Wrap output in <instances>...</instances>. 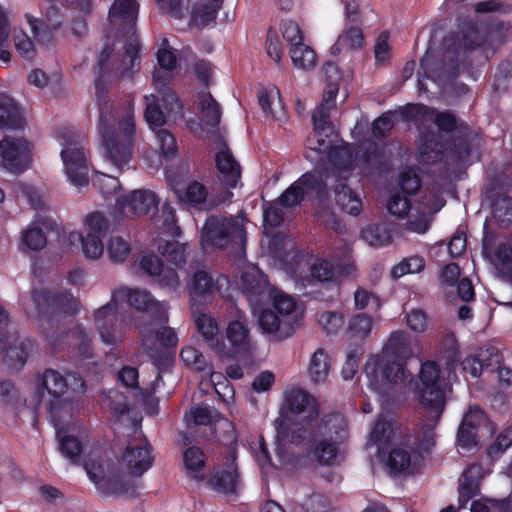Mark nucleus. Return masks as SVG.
Listing matches in <instances>:
<instances>
[{"label": "nucleus", "mask_w": 512, "mask_h": 512, "mask_svg": "<svg viewBox=\"0 0 512 512\" xmlns=\"http://www.w3.org/2000/svg\"><path fill=\"white\" fill-rule=\"evenodd\" d=\"M141 45L136 38H130L124 46V55L114 70L109 68L112 48L105 46L98 56L95 71V95L99 108L98 131L106 158L120 171L127 165L133 154L135 122L132 116L117 121L107 100L113 77H132L140 69Z\"/></svg>", "instance_id": "f257e3e1"}, {"label": "nucleus", "mask_w": 512, "mask_h": 512, "mask_svg": "<svg viewBox=\"0 0 512 512\" xmlns=\"http://www.w3.org/2000/svg\"><path fill=\"white\" fill-rule=\"evenodd\" d=\"M348 437L347 420L341 413L332 412L317 420L304 423H281L277 439L285 444L304 445L320 464L334 463L339 444Z\"/></svg>", "instance_id": "f03ea898"}, {"label": "nucleus", "mask_w": 512, "mask_h": 512, "mask_svg": "<svg viewBox=\"0 0 512 512\" xmlns=\"http://www.w3.org/2000/svg\"><path fill=\"white\" fill-rule=\"evenodd\" d=\"M412 355L409 336L404 331L391 333L382 354L366 364L370 384L386 389L402 383L406 378V362Z\"/></svg>", "instance_id": "7ed1b4c3"}, {"label": "nucleus", "mask_w": 512, "mask_h": 512, "mask_svg": "<svg viewBox=\"0 0 512 512\" xmlns=\"http://www.w3.org/2000/svg\"><path fill=\"white\" fill-rule=\"evenodd\" d=\"M123 303L138 311H146L154 304L151 294L145 290L125 287L114 290L110 302L94 313L100 337L106 344H116L122 339Z\"/></svg>", "instance_id": "20e7f679"}, {"label": "nucleus", "mask_w": 512, "mask_h": 512, "mask_svg": "<svg viewBox=\"0 0 512 512\" xmlns=\"http://www.w3.org/2000/svg\"><path fill=\"white\" fill-rule=\"evenodd\" d=\"M84 468L101 495L137 498L143 488L142 481L133 480L124 474L117 459H88L84 462Z\"/></svg>", "instance_id": "39448f33"}, {"label": "nucleus", "mask_w": 512, "mask_h": 512, "mask_svg": "<svg viewBox=\"0 0 512 512\" xmlns=\"http://www.w3.org/2000/svg\"><path fill=\"white\" fill-rule=\"evenodd\" d=\"M419 377L421 384L419 387V400L422 406L429 410L433 423L425 425L423 439L421 441L418 440L415 444L417 450L428 451L430 446L434 444L432 431L440 420L445 407V391L440 380L439 366L435 362L428 361L423 363Z\"/></svg>", "instance_id": "423d86ee"}, {"label": "nucleus", "mask_w": 512, "mask_h": 512, "mask_svg": "<svg viewBox=\"0 0 512 512\" xmlns=\"http://www.w3.org/2000/svg\"><path fill=\"white\" fill-rule=\"evenodd\" d=\"M246 240V230L234 219L220 215L207 217L203 225L200 243L204 250L226 249L228 247H243Z\"/></svg>", "instance_id": "0eeeda50"}, {"label": "nucleus", "mask_w": 512, "mask_h": 512, "mask_svg": "<svg viewBox=\"0 0 512 512\" xmlns=\"http://www.w3.org/2000/svg\"><path fill=\"white\" fill-rule=\"evenodd\" d=\"M339 134L335 127L314 131L306 140V146L310 150L305 154L308 160L326 159L332 166L338 169H347L352 163V153L345 145H335Z\"/></svg>", "instance_id": "6e6552de"}, {"label": "nucleus", "mask_w": 512, "mask_h": 512, "mask_svg": "<svg viewBox=\"0 0 512 512\" xmlns=\"http://www.w3.org/2000/svg\"><path fill=\"white\" fill-rule=\"evenodd\" d=\"M31 299L38 315L46 318L50 327L56 315L74 316L79 312V301L69 291L36 288L31 292Z\"/></svg>", "instance_id": "1a4fd4ad"}, {"label": "nucleus", "mask_w": 512, "mask_h": 512, "mask_svg": "<svg viewBox=\"0 0 512 512\" xmlns=\"http://www.w3.org/2000/svg\"><path fill=\"white\" fill-rule=\"evenodd\" d=\"M482 146L481 135L460 121L459 129L447 141V158L455 166H465L473 157L479 159Z\"/></svg>", "instance_id": "9d476101"}, {"label": "nucleus", "mask_w": 512, "mask_h": 512, "mask_svg": "<svg viewBox=\"0 0 512 512\" xmlns=\"http://www.w3.org/2000/svg\"><path fill=\"white\" fill-rule=\"evenodd\" d=\"M312 194L319 200H323L329 194L323 176L315 171L300 176L279 196L278 201L282 207L292 208L299 205L305 196Z\"/></svg>", "instance_id": "9b49d317"}, {"label": "nucleus", "mask_w": 512, "mask_h": 512, "mask_svg": "<svg viewBox=\"0 0 512 512\" xmlns=\"http://www.w3.org/2000/svg\"><path fill=\"white\" fill-rule=\"evenodd\" d=\"M85 225L88 230L87 236L84 238L79 232H71L69 241H80L86 258L97 259L104 251L103 239L109 230V221L102 212L95 211L86 216Z\"/></svg>", "instance_id": "f8f14e48"}, {"label": "nucleus", "mask_w": 512, "mask_h": 512, "mask_svg": "<svg viewBox=\"0 0 512 512\" xmlns=\"http://www.w3.org/2000/svg\"><path fill=\"white\" fill-rule=\"evenodd\" d=\"M68 181L79 191L89 185V163L85 148L79 143H67L61 151Z\"/></svg>", "instance_id": "ddd939ff"}, {"label": "nucleus", "mask_w": 512, "mask_h": 512, "mask_svg": "<svg viewBox=\"0 0 512 512\" xmlns=\"http://www.w3.org/2000/svg\"><path fill=\"white\" fill-rule=\"evenodd\" d=\"M483 429H486L489 434L493 433V427L486 413L479 407L470 408L457 431L458 446L467 450L477 447Z\"/></svg>", "instance_id": "4468645a"}, {"label": "nucleus", "mask_w": 512, "mask_h": 512, "mask_svg": "<svg viewBox=\"0 0 512 512\" xmlns=\"http://www.w3.org/2000/svg\"><path fill=\"white\" fill-rule=\"evenodd\" d=\"M311 275L320 282L319 289L314 291L318 301H333L340 294V283L336 279L334 265L326 259H316L311 266Z\"/></svg>", "instance_id": "2eb2a0df"}, {"label": "nucleus", "mask_w": 512, "mask_h": 512, "mask_svg": "<svg viewBox=\"0 0 512 512\" xmlns=\"http://www.w3.org/2000/svg\"><path fill=\"white\" fill-rule=\"evenodd\" d=\"M4 167L13 173L23 172L31 161L29 143L25 139L5 137L0 141Z\"/></svg>", "instance_id": "dca6fc26"}, {"label": "nucleus", "mask_w": 512, "mask_h": 512, "mask_svg": "<svg viewBox=\"0 0 512 512\" xmlns=\"http://www.w3.org/2000/svg\"><path fill=\"white\" fill-rule=\"evenodd\" d=\"M159 199L149 190H134L116 198V208L121 213L148 216L158 211Z\"/></svg>", "instance_id": "f3484780"}, {"label": "nucleus", "mask_w": 512, "mask_h": 512, "mask_svg": "<svg viewBox=\"0 0 512 512\" xmlns=\"http://www.w3.org/2000/svg\"><path fill=\"white\" fill-rule=\"evenodd\" d=\"M41 386L54 398L49 402L47 410L55 426H58L64 408L61 397L68 389L67 378L57 370L46 369L42 375Z\"/></svg>", "instance_id": "a211bd4d"}, {"label": "nucleus", "mask_w": 512, "mask_h": 512, "mask_svg": "<svg viewBox=\"0 0 512 512\" xmlns=\"http://www.w3.org/2000/svg\"><path fill=\"white\" fill-rule=\"evenodd\" d=\"M226 340L224 350L216 351L221 356L231 359H239L247 355L250 350L249 330L240 320L229 322L226 328Z\"/></svg>", "instance_id": "6ab92c4d"}, {"label": "nucleus", "mask_w": 512, "mask_h": 512, "mask_svg": "<svg viewBox=\"0 0 512 512\" xmlns=\"http://www.w3.org/2000/svg\"><path fill=\"white\" fill-rule=\"evenodd\" d=\"M482 254L494 263L503 277L512 282V243L510 241L499 243L494 247L493 236L485 233L482 240Z\"/></svg>", "instance_id": "aec40b11"}, {"label": "nucleus", "mask_w": 512, "mask_h": 512, "mask_svg": "<svg viewBox=\"0 0 512 512\" xmlns=\"http://www.w3.org/2000/svg\"><path fill=\"white\" fill-rule=\"evenodd\" d=\"M46 338L54 351L61 349V343L65 340H73V345L77 349V353L84 359L93 357L92 338L89 332L81 325H76L72 329L61 334H47Z\"/></svg>", "instance_id": "412c9836"}, {"label": "nucleus", "mask_w": 512, "mask_h": 512, "mask_svg": "<svg viewBox=\"0 0 512 512\" xmlns=\"http://www.w3.org/2000/svg\"><path fill=\"white\" fill-rule=\"evenodd\" d=\"M152 452L153 448L146 439L142 445L126 447L122 454V460L131 476L141 477L153 466Z\"/></svg>", "instance_id": "4be33fe9"}, {"label": "nucleus", "mask_w": 512, "mask_h": 512, "mask_svg": "<svg viewBox=\"0 0 512 512\" xmlns=\"http://www.w3.org/2000/svg\"><path fill=\"white\" fill-rule=\"evenodd\" d=\"M460 45L466 52L481 49L483 52L492 48L490 44L491 32L488 28L476 21L465 20L460 25Z\"/></svg>", "instance_id": "5701e85b"}, {"label": "nucleus", "mask_w": 512, "mask_h": 512, "mask_svg": "<svg viewBox=\"0 0 512 512\" xmlns=\"http://www.w3.org/2000/svg\"><path fill=\"white\" fill-rule=\"evenodd\" d=\"M205 479L207 486L218 493L237 494L240 480L235 458L226 468H214Z\"/></svg>", "instance_id": "b1692460"}, {"label": "nucleus", "mask_w": 512, "mask_h": 512, "mask_svg": "<svg viewBox=\"0 0 512 512\" xmlns=\"http://www.w3.org/2000/svg\"><path fill=\"white\" fill-rule=\"evenodd\" d=\"M26 18L34 38L43 45L52 43L54 33L62 25V15L55 6L47 10L46 20H40L31 15H26Z\"/></svg>", "instance_id": "393cba45"}, {"label": "nucleus", "mask_w": 512, "mask_h": 512, "mask_svg": "<svg viewBox=\"0 0 512 512\" xmlns=\"http://www.w3.org/2000/svg\"><path fill=\"white\" fill-rule=\"evenodd\" d=\"M287 409L294 414L307 413L301 421L295 423H304L306 421L318 420L319 405L317 401L306 391L302 389L292 390L286 396Z\"/></svg>", "instance_id": "a878e982"}, {"label": "nucleus", "mask_w": 512, "mask_h": 512, "mask_svg": "<svg viewBox=\"0 0 512 512\" xmlns=\"http://www.w3.org/2000/svg\"><path fill=\"white\" fill-rule=\"evenodd\" d=\"M241 283L244 293L251 302H258L264 295L271 293L268 277L257 267L245 270L241 275Z\"/></svg>", "instance_id": "bb28decb"}, {"label": "nucleus", "mask_w": 512, "mask_h": 512, "mask_svg": "<svg viewBox=\"0 0 512 512\" xmlns=\"http://www.w3.org/2000/svg\"><path fill=\"white\" fill-rule=\"evenodd\" d=\"M215 165L220 181L228 188H235L241 179V167L229 148L217 152Z\"/></svg>", "instance_id": "cd10ccee"}, {"label": "nucleus", "mask_w": 512, "mask_h": 512, "mask_svg": "<svg viewBox=\"0 0 512 512\" xmlns=\"http://www.w3.org/2000/svg\"><path fill=\"white\" fill-rule=\"evenodd\" d=\"M138 11L136 0H114L108 11V21L113 26L123 24L127 26V32H134Z\"/></svg>", "instance_id": "c85d7f7f"}, {"label": "nucleus", "mask_w": 512, "mask_h": 512, "mask_svg": "<svg viewBox=\"0 0 512 512\" xmlns=\"http://www.w3.org/2000/svg\"><path fill=\"white\" fill-rule=\"evenodd\" d=\"M28 347L25 342H20L16 345L15 342L10 341V335L5 330L0 328V356L4 361L9 362L11 366L23 367L28 359Z\"/></svg>", "instance_id": "c756f323"}, {"label": "nucleus", "mask_w": 512, "mask_h": 512, "mask_svg": "<svg viewBox=\"0 0 512 512\" xmlns=\"http://www.w3.org/2000/svg\"><path fill=\"white\" fill-rule=\"evenodd\" d=\"M25 119L19 104L8 94H0V128H23Z\"/></svg>", "instance_id": "7c9ffc66"}, {"label": "nucleus", "mask_w": 512, "mask_h": 512, "mask_svg": "<svg viewBox=\"0 0 512 512\" xmlns=\"http://www.w3.org/2000/svg\"><path fill=\"white\" fill-rule=\"evenodd\" d=\"M447 146L433 133H425L421 136L419 146V161L427 165H434L442 161Z\"/></svg>", "instance_id": "2f4dec72"}, {"label": "nucleus", "mask_w": 512, "mask_h": 512, "mask_svg": "<svg viewBox=\"0 0 512 512\" xmlns=\"http://www.w3.org/2000/svg\"><path fill=\"white\" fill-rule=\"evenodd\" d=\"M338 88H329L325 91L322 102L317 106L312 115L313 130H326L334 127L330 120L331 109L335 106Z\"/></svg>", "instance_id": "473e14b6"}, {"label": "nucleus", "mask_w": 512, "mask_h": 512, "mask_svg": "<svg viewBox=\"0 0 512 512\" xmlns=\"http://www.w3.org/2000/svg\"><path fill=\"white\" fill-rule=\"evenodd\" d=\"M195 323L199 333L215 352L224 350V340L219 339V327L214 318L201 313L197 316Z\"/></svg>", "instance_id": "72a5a7b5"}, {"label": "nucleus", "mask_w": 512, "mask_h": 512, "mask_svg": "<svg viewBox=\"0 0 512 512\" xmlns=\"http://www.w3.org/2000/svg\"><path fill=\"white\" fill-rule=\"evenodd\" d=\"M335 201L342 211L357 216L363 209L362 200L346 183L336 185Z\"/></svg>", "instance_id": "f704fd0d"}, {"label": "nucleus", "mask_w": 512, "mask_h": 512, "mask_svg": "<svg viewBox=\"0 0 512 512\" xmlns=\"http://www.w3.org/2000/svg\"><path fill=\"white\" fill-rule=\"evenodd\" d=\"M183 463L187 472L197 481L205 479L202 473L206 466V456L202 449L191 446L185 449L183 453Z\"/></svg>", "instance_id": "c9c22d12"}, {"label": "nucleus", "mask_w": 512, "mask_h": 512, "mask_svg": "<svg viewBox=\"0 0 512 512\" xmlns=\"http://www.w3.org/2000/svg\"><path fill=\"white\" fill-rule=\"evenodd\" d=\"M330 371V358L323 348H318L311 356L308 374L313 383L324 382Z\"/></svg>", "instance_id": "e433bc0d"}, {"label": "nucleus", "mask_w": 512, "mask_h": 512, "mask_svg": "<svg viewBox=\"0 0 512 512\" xmlns=\"http://www.w3.org/2000/svg\"><path fill=\"white\" fill-rule=\"evenodd\" d=\"M155 338L157 342L166 350V355L155 358V364L157 366L167 364L175 355V351L178 345V336L176 331L171 327H160L156 333Z\"/></svg>", "instance_id": "4c0bfd02"}, {"label": "nucleus", "mask_w": 512, "mask_h": 512, "mask_svg": "<svg viewBox=\"0 0 512 512\" xmlns=\"http://www.w3.org/2000/svg\"><path fill=\"white\" fill-rule=\"evenodd\" d=\"M56 436L59 440V450L71 463L78 464L83 452L82 442L73 435L66 434L61 428L57 429Z\"/></svg>", "instance_id": "58836bf2"}, {"label": "nucleus", "mask_w": 512, "mask_h": 512, "mask_svg": "<svg viewBox=\"0 0 512 512\" xmlns=\"http://www.w3.org/2000/svg\"><path fill=\"white\" fill-rule=\"evenodd\" d=\"M361 238L371 246H385L393 241L392 231L384 223L372 224L363 228Z\"/></svg>", "instance_id": "ea45409f"}, {"label": "nucleus", "mask_w": 512, "mask_h": 512, "mask_svg": "<svg viewBox=\"0 0 512 512\" xmlns=\"http://www.w3.org/2000/svg\"><path fill=\"white\" fill-rule=\"evenodd\" d=\"M158 250L167 262L177 268H182L187 262V244L171 240L160 243Z\"/></svg>", "instance_id": "a19ab883"}, {"label": "nucleus", "mask_w": 512, "mask_h": 512, "mask_svg": "<svg viewBox=\"0 0 512 512\" xmlns=\"http://www.w3.org/2000/svg\"><path fill=\"white\" fill-rule=\"evenodd\" d=\"M220 281L221 278L214 281L207 271L198 270L193 275L191 284L189 285V292L192 298L195 296L211 294L215 290H219Z\"/></svg>", "instance_id": "79ce46f5"}, {"label": "nucleus", "mask_w": 512, "mask_h": 512, "mask_svg": "<svg viewBox=\"0 0 512 512\" xmlns=\"http://www.w3.org/2000/svg\"><path fill=\"white\" fill-rule=\"evenodd\" d=\"M365 39L361 28L346 27L332 46V53L338 54L342 49H358L364 45Z\"/></svg>", "instance_id": "37998d69"}, {"label": "nucleus", "mask_w": 512, "mask_h": 512, "mask_svg": "<svg viewBox=\"0 0 512 512\" xmlns=\"http://www.w3.org/2000/svg\"><path fill=\"white\" fill-rule=\"evenodd\" d=\"M412 450V448L408 449L407 447H395L390 451L387 458V467L391 474L399 475L409 470Z\"/></svg>", "instance_id": "c03bdc74"}, {"label": "nucleus", "mask_w": 512, "mask_h": 512, "mask_svg": "<svg viewBox=\"0 0 512 512\" xmlns=\"http://www.w3.org/2000/svg\"><path fill=\"white\" fill-rule=\"evenodd\" d=\"M207 197L206 186L198 181H192L187 185L182 200L195 209L204 210L207 208Z\"/></svg>", "instance_id": "a18cd8bd"}, {"label": "nucleus", "mask_w": 512, "mask_h": 512, "mask_svg": "<svg viewBox=\"0 0 512 512\" xmlns=\"http://www.w3.org/2000/svg\"><path fill=\"white\" fill-rule=\"evenodd\" d=\"M200 109L206 125L210 127H217L219 125L222 111L210 92L203 94L201 97Z\"/></svg>", "instance_id": "49530a36"}, {"label": "nucleus", "mask_w": 512, "mask_h": 512, "mask_svg": "<svg viewBox=\"0 0 512 512\" xmlns=\"http://www.w3.org/2000/svg\"><path fill=\"white\" fill-rule=\"evenodd\" d=\"M290 56L293 64L301 69H309L315 66L317 55L310 47L301 43L290 48Z\"/></svg>", "instance_id": "de8ad7c7"}, {"label": "nucleus", "mask_w": 512, "mask_h": 512, "mask_svg": "<svg viewBox=\"0 0 512 512\" xmlns=\"http://www.w3.org/2000/svg\"><path fill=\"white\" fill-rule=\"evenodd\" d=\"M47 243L44 231L36 226H30L22 232L21 249L39 251L42 250Z\"/></svg>", "instance_id": "09e8293b"}, {"label": "nucleus", "mask_w": 512, "mask_h": 512, "mask_svg": "<svg viewBox=\"0 0 512 512\" xmlns=\"http://www.w3.org/2000/svg\"><path fill=\"white\" fill-rule=\"evenodd\" d=\"M472 468H468L464 474V480L458 487V504L459 509L465 508L468 502L477 496L480 492L479 481L469 476Z\"/></svg>", "instance_id": "8fccbe9b"}, {"label": "nucleus", "mask_w": 512, "mask_h": 512, "mask_svg": "<svg viewBox=\"0 0 512 512\" xmlns=\"http://www.w3.org/2000/svg\"><path fill=\"white\" fill-rule=\"evenodd\" d=\"M373 318L364 313H358L351 317L348 332L353 338L364 339L372 330Z\"/></svg>", "instance_id": "3c124183"}, {"label": "nucleus", "mask_w": 512, "mask_h": 512, "mask_svg": "<svg viewBox=\"0 0 512 512\" xmlns=\"http://www.w3.org/2000/svg\"><path fill=\"white\" fill-rule=\"evenodd\" d=\"M422 181L414 168H406L399 175V192L405 196L417 194L421 188Z\"/></svg>", "instance_id": "603ef678"}, {"label": "nucleus", "mask_w": 512, "mask_h": 512, "mask_svg": "<svg viewBox=\"0 0 512 512\" xmlns=\"http://www.w3.org/2000/svg\"><path fill=\"white\" fill-rule=\"evenodd\" d=\"M491 209L493 216L500 221L512 222V199L508 196H497V198L486 201Z\"/></svg>", "instance_id": "864d4df0"}, {"label": "nucleus", "mask_w": 512, "mask_h": 512, "mask_svg": "<svg viewBox=\"0 0 512 512\" xmlns=\"http://www.w3.org/2000/svg\"><path fill=\"white\" fill-rule=\"evenodd\" d=\"M477 354L480 357L483 367L490 372L498 370L502 365L503 355L494 345L483 346Z\"/></svg>", "instance_id": "5fc2aeb1"}, {"label": "nucleus", "mask_w": 512, "mask_h": 512, "mask_svg": "<svg viewBox=\"0 0 512 512\" xmlns=\"http://www.w3.org/2000/svg\"><path fill=\"white\" fill-rule=\"evenodd\" d=\"M412 207L410 199L404 194L397 191L392 194L387 202V210L388 212L397 217L404 218L408 215Z\"/></svg>", "instance_id": "6e6d98bb"}, {"label": "nucleus", "mask_w": 512, "mask_h": 512, "mask_svg": "<svg viewBox=\"0 0 512 512\" xmlns=\"http://www.w3.org/2000/svg\"><path fill=\"white\" fill-rule=\"evenodd\" d=\"M432 116H434L432 119L434 124L442 132L453 134L459 129L460 121L453 112L434 109Z\"/></svg>", "instance_id": "4d7b16f0"}, {"label": "nucleus", "mask_w": 512, "mask_h": 512, "mask_svg": "<svg viewBox=\"0 0 512 512\" xmlns=\"http://www.w3.org/2000/svg\"><path fill=\"white\" fill-rule=\"evenodd\" d=\"M318 322L328 335L336 334L344 325V315L339 311H325L319 315Z\"/></svg>", "instance_id": "13d9d810"}, {"label": "nucleus", "mask_w": 512, "mask_h": 512, "mask_svg": "<svg viewBox=\"0 0 512 512\" xmlns=\"http://www.w3.org/2000/svg\"><path fill=\"white\" fill-rule=\"evenodd\" d=\"M357 156L366 165H377L382 162L384 152L377 143L371 141L359 148Z\"/></svg>", "instance_id": "bf43d9fd"}, {"label": "nucleus", "mask_w": 512, "mask_h": 512, "mask_svg": "<svg viewBox=\"0 0 512 512\" xmlns=\"http://www.w3.org/2000/svg\"><path fill=\"white\" fill-rule=\"evenodd\" d=\"M14 46L18 55L26 61H32L36 50L33 41L23 31L14 32Z\"/></svg>", "instance_id": "052dcab7"}, {"label": "nucleus", "mask_w": 512, "mask_h": 512, "mask_svg": "<svg viewBox=\"0 0 512 512\" xmlns=\"http://www.w3.org/2000/svg\"><path fill=\"white\" fill-rule=\"evenodd\" d=\"M107 252L111 261L121 263L130 254V245L120 237H112L107 243Z\"/></svg>", "instance_id": "680f3d73"}, {"label": "nucleus", "mask_w": 512, "mask_h": 512, "mask_svg": "<svg viewBox=\"0 0 512 512\" xmlns=\"http://www.w3.org/2000/svg\"><path fill=\"white\" fill-rule=\"evenodd\" d=\"M155 133L163 157L166 159L174 157L178 150L175 136L164 128L158 129Z\"/></svg>", "instance_id": "e2e57ef3"}, {"label": "nucleus", "mask_w": 512, "mask_h": 512, "mask_svg": "<svg viewBox=\"0 0 512 512\" xmlns=\"http://www.w3.org/2000/svg\"><path fill=\"white\" fill-rule=\"evenodd\" d=\"M369 303H372V309L377 312L382 307V301L380 297L368 290L358 287L354 292V305L358 310L365 309Z\"/></svg>", "instance_id": "0e129e2a"}, {"label": "nucleus", "mask_w": 512, "mask_h": 512, "mask_svg": "<svg viewBox=\"0 0 512 512\" xmlns=\"http://www.w3.org/2000/svg\"><path fill=\"white\" fill-rule=\"evenodd\" d=\"M269 296H272L273 307L278 314L289 315L294 312L296 308V301L290 295L271 288Z\"/></svg>", "instance_id": "69168bd1"}, {"label": "nucleus", "mask_w": 512, "mask_h": 512, "mask_svg": "<svg viewBox=\"0 0 512 512\" xmlns=\"http://www.w3.org/2000/svg\"><path fill=\"white\" fill-rule=\"evenodd\" d=\"M402 117L408 121H417L419 119L432 117L434 108L422 103H409L400 110Z\"/></svg>", "instance_id": "338daca9"}, {"label": "nucleus", "mask_w": 512, "mask_h": 512, "mask_svg": "<svg viewBox=\"0 0 512 512\" xmlns=\"http://www.w3.org/2000/svg\"><path fill=\"white\" fill-rule=\"evenodd\" d=\"M144 117L149 127L154 131L162 129V126L166 122L165 115L161 107L155 102L147 104Z\"/></svg>", "instance_id": "774afa93"}]
</instances>
